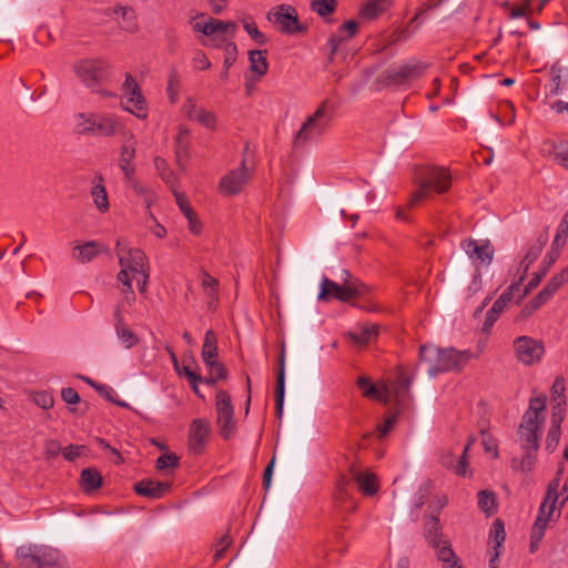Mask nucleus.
Segmentation results:
<instances>
[{
	"mask_svg": "<svg viewBox=\"0 0 568 568\" xmlns=\"http://www.w3.org/2000/svg\"><path fill=\"white\" fill-rule=\"evenodd\" d=\"M116 255L121 270L118 274V281L121 284L123 302L131 305L135 301V294L132 287V281L135 280L141 293L146 290L149 281L148 257L140 248H125L121 242L116 243Z\"/></svg>",
	"mask_w": 568,
	"mask_h": 568,
	"instance_id": "obj_1",
	"label": "nucleus"
},
{
	"mask_svg": "<svg viewBox=\"0 0 568 568\" xmlns=\"http://www.w3.org/2000/svg\"><path fill=\"white\" fill-rule=\"evenodd\" d=\"M475 357L470 351H457L456 348H439L433 345H424L419 349V359L427 365L430 377L439 373L460 371Z\"/></svg>",
	"mask_w": 568,
	"mask_h": 568,
	"instance_id": "obj_2",
	"label": "nucleus"
},
{
	"mask_svg": "<svg viewBox=\"0 0 568 568\" xmlns=\"http://www.w3.org/2000/svg\"><path fill=\"white\" fill-rule=\"evenodd\" d=\"M547 406V396L534 392L529 399V407L523 416L518 427L519 442L524 449L537 452L539 447V437L541 426L545 422Z\"/></svg>",
	"mask_w": 568,
	"mask_h": 568,
	"instance_id": "obj_3",
	"label": "nucleus"
},
{
	"mask_svg": "<svg viewBox=\"0 0 568 568\" xmlns=\"http://www.w3.org/2000/svg\"><path fill=\"white\" fill-rule=\"evenodd\" d=\"M16 554L22 568H69L64 555L50 546L22 545Z\"/></svg>",
	"mask_w": 568,
	"mask_h": 568,
	"instance_id": "obj_4",
	"label": "nucleus"
},
{
	"mask_svg": "<svg viewBox=\"0 0 568 568\" xmlns=\"http://www.w3.org/2000/svg\"><path fill=\"white\" fill-rule=\"evenodd\" d=\"M342 284H338L327 277H323L320 284L318 301H329L332 298L343 303H349L353 300L364 296L369 288L361 281L354 278L346 270L342 271Z\"/></svg>",
	"mask_w": 568,
	"mask_h": 568,
	"instance_id": "obj_5",
	"label": "nucleus"
},
{
	"mask_svg": "<svg viewBox=\"0 0 568 568\" xmlns=\"http://www.w3.org/2000/svg\"><path fill=\"white\" fill-rule=\"evenodd\" d=\"M418 187L413 193L408 205L410 207L419 204L426 199H430L433 193L442 194L449 190L452 176L444 166H427L418 174Z\"/></svg>",
	"mask_w": 568,
	"mask_h": 568,
	"instance_id": "obj_6",
	"label": "nucleus"
},
{
	"mask_svg": "<svg viewBox=\"0 0 568 568\" xmlns=\"http://www.w3.org/2000/svg\"><path fill=\"white\" fill-rule=\"evenodd\" d=\"M357 384L366 397L375 398L385 404L392 399L397 404H402L409 395L412 378L399 368L397 371V381L392 385H374L366 377H359Z\"/></svg>",
	"mask_w": 568,
	"mask_h": 568,
	"instance_id": "obj_7",
	"label": "nucleus"
},
{
	"mask_svg": "<svg viewBox=\"0 0 568 568\" xmlns=\"http://www.w3.org/2000/svg\"><path fill=\"white\" fill-rule=\"evenodd\" d=\"M332 116L327 110V101H323L315 112L308 115L294 135L293 145L301 148L317 141L329 128Z\"/></svg>",
	"mask_w": 568,
	"mask_h": 568,
	"instance_id": "obj_8",
	"label": "nucleus"
},
{
	"mask_svg": "<svg viewBox=\"0 0 568 568\" xmlns=\"http://www.w3.org/2000/svg\"><path fill=\"white\" fill-rule=\"evenodd\" d=\"M559 480H552L547 489L544 501L538 511L537 519L532 526L535 528V538H542L548 524L560 516V509H557Z\"/></svg>",
	"mask_w": 568,
	"mask_h": 568,
	"instance_id": "obj_9",
	"label": "nucleus"
},
{
	"mask_svg": "<svg viewBox=\"0 0 568 568\" xmlns=\"http://www.w3.org/2000/svg\"><path fill=\"white\" fill-rule=\"evenodd\" d=\"M122 109L140 120H145L149 114L148 103L142 95L139 84L132 75H125V81L122 84Z\"/></svg>",
	"mask_w": 568,
	"mask_h": 568,
	"instance_id": "obj_10",
	"label": "nucleus"
},
{
	"mask_svg": "<svg viewBox=\"0 0 568 568\" xmlns=\"http://www.w3.org/2000/svg\"><path fill=\"white\" fill-rule=\"evenodd\" d=\"M215 407L217 413L216 423L220 427L221 436L229 439L234 435L236 425L231 396L225 390H219L216 393Z\"/></svg>",
	"mask_w": 568,
	"mask_h": 568,
	"instance_id": "obj_11",
	"label": "nucleus"
},
{
	"mask_svg": "<svg viewBox=\"0 0 568 568\" xmlns=\"http://www.w3.org/2000/svg\"><path fill=\"white\" fill-rule=\"evenodd\" d=\"M513 346L516 358L527 366L539 363L545 354L544 343L526 335L515 338Z\"/></svg>",
	"mask_w": 568,
	"mask_h": 568,
	"instance_id": "obj_12",
	"label": "nucleus"
},
{
	"mask_svg": "<svg viewBox=\"0 0 568 568\" xmlns=\"http://www.w3.org/2000/svg\"><path fill=\"white\" fill-rule=\"evenodd\" d=\"M252 176L253 170L248 169L243 160L240 168L230 171L221 179L219 190L225 196L236 195L244 190Z\"/></svg>",
	"mask_w": 568,
	"mask_h": 568,
	"instance_id": "obj_13",
	"label": "nucleus"
},
{
	"mask_svg": "<svg viewBox=\"0 0 568 568\" xmlns=\"http://www.w3.org/2000/svg\"><path fill=\"white\" fill-rule=\"evenodd\" d=\"M72 70L85 87L93 88L102 79L106 63L101 59H81L73 63Z\"/></svg>",
	"mask_w": 568,
	"mask_h": 568,
	"instance_id": "obj_14",
	"label": "nucleus"
},
{
	"mask_svg": "<svg viewBox=\"0 0 568 568\" xmlns=\"http://www.w3.org/2000/svg\"><path fill=\"white\" fill-rule=\"evenodd\" d=\"M268 20L283 33L293 34L303 30L296 10L287 4H281L267 14Z\"/></svg>",
	"mask_w": 568,
	"mask_h": 568,
	"instance_id": "obj_15",
	"label": "nucleus"
},
{
	"mask_svg": "<svg viewBox=\"0 0 568 568\" xmlns=\"http://www.w3.org/2000/svg\"><path fill=\"white\" fill-rule=\"evenodd\" d=\"M181 112L193 122L201 124L203 128L214 131L217 125L216 114L200 105L195 98L186 97L182 106Z\"/></svg>",
	"mask_w": 568,
	"mask_h": 568,
	"instance_id": "obj_16",
	"label": "nucleus"
},
{
	"mask_svg": "<svg viewBox=\"0 0 568 568\" xmlns=\"http://www.w3.org/2000/svg\"><path fill=\"white\" fill-rule=\"evenodd\" d=\"M136 138L130 130L123 135V140L119 151V168L129 181L133 179L135 173L134 159L136 156Z\"/></svg>",
	"mask_w": 568,
	"mask_h": 568,
	"instance_id": "obj_17",
	"label": "nucleus"
},
{
	"mask_svg": "<svg viewBox=\"0 0 568 568\" xmlns=\"http://www.w3.org/2000/svg\"><path fill=\"white\" fill-rule=\"evenodd\" d=\"M211 434V425L207 419L195 418L189 427V449L194 455H200L204 452Z\"/></svg>",
	"mask_w": 568,
	"mask_h": 568,
	"instance_id": "obj_18",
	"label": "nucleus"
},
{
	"mask_svg": "<svg viewBox=\"0 0 568 568\" xmlns=\"http://www.w3.org/2000/svg\"><path fill=\"white\" fill-rule=\"evenodd\" d=\"M460 246L476 267L479 263L489 265L493 262L495 250L488 241L467 239Z\"/></svg>",
	"mask_w": 568,
	"mask_h": 568,
	"instance_id": "obj_19",
	"label": "nucleus"
},
{
	"mask_svg": "<svg viewBox=\"0 0 568 568\" xmlns=\"http://www.w3.org/2000/svg\"><path fill=\"white\" fill-rule=\"evenodd\" d=\"M130 131L125 123L114 113L98 112L95 120V136L112 138L124 135Z\"/></svg>",
	"mask_w": 568,
	"mask_h": 568,
	"instance_id": "obj_20",
	"label": "nucleus"
},
{
	"mask_svg": "<svg viewBox=\"0 0 568 568\" xmlns=\"http://www.w3.org/2000/svg\"><path fill=\"white\" fill-rule=\"evenodd\" d=\"M516 292H519V283H513L494 302L491 308L486 314L483 329L490 332L494 323L497 321L499 314L504 311L507 304L516 296Z\"/></svg>",
	"mask_w": 568,
	"mask_h": 568,
	"instance_id": "obj_21",
	"label": "nucleus"
},
{
	"mask_svg": "<svg viewBox=\"0 0 568 568\" xmlns=\"http://www.w3.org/2000/svg\"><path fill=\"white\" fill-rule=\"evenodd\" d=\"M425 69L426 65L418 61L407 62L388 70L387 79L395 84H402L406 81L417 79Z\"/></svg>",
	"mask_w": 568,
	"mask_h": 568,
	"instance_id": "obj_22",
	"label": "nucleus"
},
{
	"mask_svg": "<svg viewBox=\"0 0 568 568\" xmlns=\"http://www.w3.org/2000/svg\"><path fill=\"white\" fill-rule=\"evenodd\" d=\"M193 30L201 32L204 36H213L215 33H230L233 36L236 30V23L233 21H222L214 18H210L206 22H194L192 26Z\"/></svg>",
	"mask_w": 568,
	"mask_h": 568,
	"instance_id": "obj_23",
	"label": "nucleus"
},
{
	"mask_svg": "<svg viewBox=\"0 0 568 568\" xmlns=\"http://www.w3.org/2000/svg\"><path fill=\"white\" fill-rule=\"evenodd\" d=\"M352 478L357 484L359 490L367 496L375 495L378 490L376 476L368 470L351 468Z\"/></svg>",
	"mask_w": 568,
	"mask_h": 568,
	"instance_id": "obj_24",
	"label": "nucleus"
},
{
	"mask_svg": "<svg viewBox=\"0 0 568 568\" xmlns=\"http://www.w3.org/2000/svg\"><path fill=\"white\" fill-rule=\"evenodd\" d=\"M169 484L152 479H144L134 485V491L151 499L161 498L168 490Z\"/></svg>",
	"mask_w": 568,
	"mask_h": 568,
	"instance_id": "obj_25",
	"label": "nucleus"
},
{
	"mask_svg": "<svg viewBox=\"0 0 568 568\" xmlns=\"http://www.w3.org/2000/svg\"><path fill=\"white\" fill-rule=\"evenodd\" d=\"M112 13L116 17L118 23L122 30L134 33L139 30L136 14L133 8L128 6H115Z\"/></svg>",
	"mask_w": 568,
	"mask_h": 568,
	"instance_id": "obj_26",
	"label": "nucleus"
},
{
	"mask_svg": "<svg viewBox=\"0 0 568 568\" xmlns=\"http://www.w3.org/2000/svg\"><path fill=\"white\" fill-rule=\"evenodd\" d=\"M124 304H126V303L123 302V300H122L121 303H119L115 308V312H114L115 329H116V335L121 339L122 344L126 348H131L132 346H134L138 343V336L131 329H129L123 322L122 307Z\"/></svg>",
	"mask_w": 568,
	"mask_h": 568,
	"instance_id": "obj_27",
	"label": "nucleus"
},
{
	"mask_svg": "<svg viewBox=\"0 0 568 568\" xmlns=\"http://www.w3.org/2000/svg\"><path fill=\"white\" fill-rule=\"evenodd\" d=\"M435 549V555L445 568H463L459 565V558L455 554L452 544L448 539L438 542L437 546H432Z\"/></svg>",
	"mask_w": 568,
	"mask_h": 568,
	"instance_id": "obj_28",
	"label": "nucleus"
},
{
	"mask_svg": "<svg viewBox=\"0 0 568 568\" xmlns=\"http://www.w3.org/2000/svg\"><path fill=\"white\" fill-rule=\"evenodd\" d=\"M547 242V239L546 236H540L536 242H534L528 251L526 252L523 261L520 262V265H519V272H520V275H519V278H518V282L519 285L521 284V282L524 281L525 278V275L527 273V271L529 270L530 265L538 258V256L540 255L545 244Z\"/></svg>",
	"mask_w": 568,
	"mask_h": 568,
	"instance_id": "obj_29",
	"label": "nucleus"
},
{
	"mask_svg": "<svg viewBox=\"0 0 568 568\" xmlns=\"http://www.w3.org/2000/svg\"><path fill=\"white\" fill-rule=\"evenodd\" d=\"M101 252L102 248L95 241H89L84 244L77 243L73 247L72 258L79 263L85 264L95 258Z\"/></svg>",
	"mask_w": 568,
	"mask_h": 568,
	"instance_id": "obj_30",
	"label": "nucleus"
},
{
	"mask_svg": "<svg viewBox=\"0 0 568 568\" xmlns=\"http://www.w3.org/2000/svg\"><path fill=\"white\" fill-rule=\"evenodd\" d=\"M276 412L281 417L283 414L284 396H285V347L282 346L278 358V372L276 378Z\"/></svg>",
	"mask_w": 568,
	"mask_h": 568,
	"instance_id": "obj_31",
	"label": "nucleus"
},
{
	"mask_svg": "<svg viewBox=\"0 0 568 568\" xmlns=\"http://www.w3.org/2000/svg\"><path fill=\"white\" fill-rule=\"evenodd\" d=\"M91 196L93 199L95 207L104 213L109 210L110 203L106 193V189L103 184V178L101 175H97L93 180V185L91 189Z\"/></svg>",
	"mask_w": 568,
	"mask_h": 568,
	"instance_id": "obj_32",
	"label": "nucleus"
},
{
	"mask_svg": "<svg viewBox=\"0 0 568 568\" xmlns=\"http://www.w3.org/2000/svg\"><path fill=\"white\" fill-rule=\"evenodd\" d=\"M393 4V0H371L363 6L359 16L362 19L372 21L379 17Z\"/></svg>",
	"mask_w": 568,
	"mask_h": 568,
	"instance_id": "obj_33",
	"label": "nucleus"
},
{
	"mask_svg": "<svg viewBox=\"0 0 568 568\" xmlns=\"http://www.w3.org/2000/svg\"><path fill=\"white\" fill-rule=\"evenodd\" d=\"M564 69L561 67L554 65L550 69L551 80H550V89L549 95L557 97L564 93V91L568 88V71L562 75L561 72Z\"/></svg>",
	"mask_w": 568,
	"mask_h": 568,
	"instance_id": "obj_34",
	"label": "nucleus"
},
{
	"mask_svg": "<svg viewBox=\"0 0 568 568\" xmlns=\"http://www.w3.org/2000/svg\"><path fill=\"white\" fill-rule=\"evenodd\" d=\"M379 332V326L376 324H364L359 327L358 332L353 331L348 333L349 338L357 345L364 346L374 339Z\"/></svg>",
	"mask_w": 568,
	"mask_h": 568,
	"instance_id": "obj_35",
	"label": "nucleus"
},
{
	"mask_svg": "<svg viewBox=\"0 0 568 568\" xmlns=\"http://www.w3.org/2000/svg\"><path fill=\"white\" fill-rule=\"evenodd\" d=\"M217 337L216 334L209 329L205 333L204 342L202 346V359L205 364H211L217 359Z\"/></svg>",
	"mask_w": 568,
	"mask_h": 568,
	"instance_id": "obj_36",
	"label": "nucleus"
},
{
	"mask_svg": "<svg viewBox=\"0 0 568 568\" xmlns=\"http://www.w3.org/2000/svg\"><path fill=\"white\" fill-rule=\"evenodd\" d=\"M250 70L254 72L257 78H262L267 73L268 63L266 59V51L251 50L248 52Z\"/></svg>",
	"mask_w": 568,
	"mask_h": 568,
	"instance_id": "obj_37",
	"label": "nucleus"
},
{
	"mask_svg": "<svg viewBox=\"0 0 568 568\" xmlns=\"http://www.w3.org/2000/svg\"><path fill=\"white\" fill-rule=\"evenodd\" d=\"M506 538L505 526L501 519L497 518L493 521L490 530H489V545L493 546V554L495 551H500L503 548V544Z\"/></svg>",
	"mask_w": 568,
	"mask_h": 568,
	"instance_id": "obj_38",
	"label": "nucleus"
},
{
	"mask_svg": "<svg viewBox=\"0 0 568 568\" xmlns=\"http://www.w3.org/2000/svg\"><path fill=\"white\" fill-rule=\"evenodd\" d=\"M426 539L429 546H437L438 542L446 540L442 532L438 516H432L426 523Z\"/></svg>",
	"mask_w": 568,
	"mask_h": 568,
	"instance_id": "obj_39",
	"label": "nucleus"
},
{
	"mask_svg": "<svg viewBox=\"0 0 568 568\" xmlns=\"http://www.w3.org/2000/svg\"><path fill=\"white\" fill-rule=\"evenodd\" d=\"M80 481L83 490L91 493L102 485V477L98 470L87 468L82 470Z\"/></svg>",
	"mask_w": 568,
	"mask_h": 568,
	"instance_id": "obj_40",
	"label": "nucleus"
},
{
	"mask_svg": "<svg viewBox=\"0 0 568 568\" xmlns=\"http://www.w3.org/2000/svg\"><path fill=\"white\" fill-rule=\"evenodd\" d=\"M98 112L79 113L77 115V128L81 134H95V120Z\"/></svg>",
	"mask_w": 568,
	"mask_h": 568,
	"instance_id": "obj_41",
	"label": "nucleus"
},
{
	"mask_svg": "<svg viewBox=\"0 0 568 568\" xmlns=\"http://www.w3.org/2000/svg\"><path fill=\"white\" fill-rule=\"evenodd\" d=\"M568 282V271H564L552 276L546 286L539 292L541 297L549 301L550 297L566 283Z\"/></svg>",
	"mask_w": 568,
	"mask_h": 568,
	"instance_id": "obj_42",
	"label": "nucleus"
},
{
	"mask_svg": "<svg viewBox=\"0 0 568 568\" xmlns=\"http://www.w3.org/2000/svg\"><path fill=\"white\" fill-rule=\"evenodd\" d=\"M190 135L191 130L186 125L179 126L178 134L175 136L176 156L179 159H181L182 155H187Z\"/></svg>",
	"mask_w": 568,
	"mask_h": 568,
	"instance_id": "obj_43",
	"label": "nucleus"
},
{
	"mask_svg": "<svg viewBox=\"0 0 568 568\" xmlns=\"http://www.w3.org/2000/svg\"><path fill=\"white\" fill-rule=\"evenodd\" d=\"M357 31V23L354 20L346 21L341 28L338 36H333L331 42L333 43V50H336L337 43L352 38Z\"/></svg>",
	"mask_w": 568,
	"mask_h": 568,
	"instance_id": "obj_44",
	"label": "nucleus"
},
{
	"mask_svg": "<svg viewBox=\"0 0 568 568\" xmlns=\"http://www.w3.org/2000/svg\"><path fill=\"white\" fill-rule=\"evenodd\" d=\"M224 53H225V58H224V62H223L224 69L221 72L220 77H221V79L226 80L229 77L230 67H232L234 64V62L236 61V57H237L236 44L232 41L227 42L224 48Z\"/></svg>",
	"mask_w": 568,
	"mask_h": 568,
	"instance_id": "obj_45",
	"label": "nucleus"
},
{
	"mask_svg": "<svg viewBox=\"0 0 568 568\" xmlns=\"http://www.w3.org/2000/svg\"><path fill=\"white\" fill-rule=\"evenodd\" d=\"M217 286L219 282L214 277H212L207 273L203 274L202 287L204 288L207 297L212 300L209 302V307H214V304L217 300Z\"/></svg>",
	"mask_w": 568,
	"mask_h": 568,
	"instance_id": "obj_46",
	"label": "nucleus"
},
{
	"mask_svg": "<svg viewBox=\"0 0 568 568\" xmlns=\"http://www.w3.org/2000/svg\"><path fill=\"white\" fill-rule=\"evenodd\" d=\"M478 507L487 514H493L496 510V498L494 493L481 490L478 494Z\"/></svg>",
	"mask_w": 568,
	"mask_h": 568,
	"instance_id": "obj_47",
	"label": "nucleus"
},
{
	"mask_svg": "<svg viewBox=\"0 0 568 568\" xmlns=\"http://www.w3.org/2000/svg\"><path fill=\"white\" fill-rule=\"evenodd\" d=\"M555 161L568 170V141H560L552 145Z\"/></svg>",
	"mask_w": 568,
	"mask_h": 568,
	"instance_id": "obj_48",
	"label": "nucleus"
},
{
	"mask_svg": "<svg viewBox=\"0 0 568 568\" xmlns=\"http://www.w3.org/2000/svg\"><path fill=\"white\" fill-rule=\"evenodd\" d=\"M311 8L314 12L322 17H326L334 12L336 8L335 0H312Z\"/></svg>",
	"mask_w": 568,
	"mask_h": 568,
	"instance_id": "obj_49",
	"label": "nucleus"
},
{
	"mask_svg": "<svg viewBox=\"0 0 568 568\" xmlns=\"http://www.w3.org/2000/svg\"><path fill=\"white\" fill-rule=\"evenodd\" d=\"M206 366L209 367V377L206 378V383L214 384L226 377L225 368L217 361L206 364Z\"/></svg>",
	"mask_w": 568,
	"mask_h": 568,
	"instance_id": "obj_50",
	"label": "nucleus"
},
{
	"mask_svg": "<svg viewBox=\"0 0 568 568\" xmlns=\"http://www.w3.org/2000/svg\"><path fill=\"white\" fill-rule=\"evenodd\" d=\"M526 455L521 458V460L516 465L517 460H513V467L519 469L523 473H529L534 469L536 463V456L534 450L526 449Z\"/></svg>",
	"mask_w": 568,
	"mask_h": 568,
	"instance_id": "obj_51",
	"label": "nucleus"
},
{
	"mask_svg": "<svg viewBox=\"0 0 568 568\" xmlns=\"http://www.w3.org/2000/svg\"><path fill=\"white\" fill-rule=\"evenodd\" d=\"M567 236H568V211L565 213L561 222L558 225L557 234L554 239L552 246L556 247L557 250L559 247H561L565 244Z\"/></svg>",
	"mask_w": 568,
	"mask_h": 568,
	"instance_id": "obj_52",
	"label": "nucleus"
},
{
	"mask_svg": "<svg viewBox=\"0 0 568 568\" xmlns=\"http://www.w3.org/2000/svg\"><path fill=\"white\" fill-rule=\"evenodd\" d=\"M546 298L541 297L538 294L534 300H531L519 313L518 321H523L528 318L535 311H537L540 306L546 303Z\"/></svg>",
	"mask_w": 568,
	"mask_h": 568,
	"instance_id": "obj_53",
	"label": "nucleus"
},
{
	"mask_svg": "<svg viewBox=\"0 0 568 568\" xmlns=\"http://www.w3.org/2000/svg\"><path fill=\"white\" fill-rule=\"evenodd\" d=\"M243 28L255 42L258 44L266 43V37L257 29L255 22L252 19H244Z\"/></svg>",
	"mask_w": 568,
	"mask_h": 568,
	"instance_id": "obj_54",
	"label": "nucleus"
},
{
	"mask_svg": "<svg viewBox=\"0 0 568 568\" xmlns=\"http://www.w3.org/2000/svg\"><path fill=\"white\" fill-rule=\"evenodd\" d=\"M33 402L43 409H49L54 404V397L50 392L39 390L33 393Z\"/></svg>",
	"mask_w": 568,
	"mask_h": 568,
	"instance_id": "obj_55",
	"label": "nucleus"
},
{
	"mask_svg": "<svg viewBox=\"0 0 568 568\" xmlns=\"http://www.w3.org/2000/svg\"><path fill=\"white\" fill-rule=\"evenodd\" d=\"M481 445L486 453L490 454L495 458L498 457L497 442L491 434L485 429L481 430Z\"/></svg>",
	"mask_w": 568,
	"mask_h": 568,
	"instance_id": "obj_56",
	"label": "nucleus"
},
{
	"mask_svg": "<svg viewBox=\"0 0 568 568\" xmlns=\"http://www.w3.org/2000/svg\"><path fill=\"white\" fill-rule=\"evenodd\" d=\"M551 398L554 404H566L565 383L562 378H556L551 386Z\"/></svg>",
	"mask_w": 568,
	"mask_h": 568,
	"instance_id": "obj_57",
	"label": "nucleus"
},
{
	"mask_svg": "<svg viewBox=\"0 0 568 568\" xmlns=\"http://www.w3.org/2000/svg\"><path fill=\"white\" fill-rule=\"evenodd\" d=\"M178 465H179V457L172 453L161 455L156 459V468L159 470H164L168 468H175Z\"/></svg>",
	"mask_w": 568,
	"mask_h": 568,
	"instance_id": "obj_58",
	"label": "nucleus"
},
{
	"mask_svg": "<svg viewBox=\"0 0 568 568\" xmlns=\"http://www.w3.org/2000/svg\"><path fill=\"white\" fill-rule=\"evenodd\" d=\"M166 92L171 103H175L180 94V82L175 74H171L168 82Z\"/></svg>",
	"mask_w": 568,
	"mask_h": 568,
	"instance_id": "obj_59",
	"label": "nucleus"
},
{
	"mask_svg": "<svg viewBox=\"0 0 568 568\" xmlns=\"http://www.w3.org/2000/svg\"><path fill=\"white\" fill-rule=\"evenodd\" d=\"M561 435V427L550 426L547 438L546 448L550 452L557 447Z\"/></svg>",
	"mask_w": 568,
	"mask_h": 568,
	"instance_id": "obj_60",
	"label": "nucleus"
},
{
	"mask_svg": "<svg viewBox=\"0 0 568 568\" xmlns=\"http://www.w3.org/2000/svg\"><path fill=\"white\" fill-rule=\"evenodd\" d=\"M149 220L151 224L149 225L150 232L156 236L158 239H163L166 236V229L158 222L152 212H149Z\"/></svg>",
	"mask_w": 568,
	"mask_h": 568,
	"instance_id": "obj_61",
	"label": "nucleus"
},
{
	"mask_svg": "<svg viewBox=\"0 0 568 568\" xmlns=\"http://www.w3.org/2000/svg\"><path fill=\"white\" fill-rule=\"evenodd\" d=\"M176 204L179 205L181 212L184 214V216L192 215L194 211L192 210L186 196L183 193L178 192L176 190H173Z\"/></svg>",
	"mask_w": 568,
	"mask_h": 568,
	"instance_id": "obj_62",
	"label": "nucleus"
},
{
	"mask_svg": "<svg viewBox=\"0 0 568 568\" xmlns=\"http://www.w3.org/2000/svg\"><path fill=\"white\" fill-rule=\"evenodd\" d=\"M97 392L103 396L104 398H106L108 400L112 402V403H115L118 404L119 406H128L126 403L124 402H120V400H116L115 399V396H116V393L113 388L106 386V385H102L100 384L99 386H97Z\"/></svg>",
	"mask_w": 568,
	"mask_h": 568,
	"instance_id": "obj_63",
	"label": "nucleus"
},
{
	"mask_svg": "<svg viewBox=\"0 0 568 568\" xmlns=\"http://www.w3.org/2000/svg\"><path fill=\"white\" fill-rule=\"evenodd\" d=\"M565 405L566 404L552 405L551 426L561 427V423L565 418Z\"/></svg>",
	"mask_w": 568,
	"mask_h": 568,
	"instance_id": "obj_64",
	"label": "nucleus"
}]
</instances>
